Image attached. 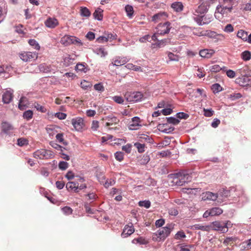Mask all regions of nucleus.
Wrapping results in <instances>:
<instances>
[{
	"label": "nucleus",
	"mask_w": 251,
	"mask_h": 251,
	"mask_svg": "<svg viewBox=\"0 0 251 251\" xmlns=\"http://www.w3.org/2000/svg\"><path fill=\"white\" fill-rule=\"evenodd\" d=\"M134 146L137 148L139 152L142 153L145 151V145L144 144L136 142L134 144Z\"/></svg>",
	"instance_id": "nucleus-42"
},
{
	"label": "nucleus",
	"mask_w": 251,
	"mask_h": 251,
	"mask_svg": "<svg viewBox=\"0 0 251 251\" xmlns=\"http://www.w3.org/2000/svg\"><path fill=\"white\" fill-rule=\"evenodd\" d=\"M166 119L168 123L174 125H177L180 122V121L177 118L174 117H167Z\"/></svg>",
	"instance_id": "nucleus-45"
},
{
	"label": "nucleus",
	"mask_w": 251,
	"mask_h": 251,
	"mask_svg": "<svg viewBox=\"0 0 251 251\" xmlns=\"http://www.w3.org/2000/svg\"><path fill=\"white\" fill-rule=\"evenodd\" d=\"M103 10L101 8H98L93 13V16L95 19L98 21H101L103 18L102 15Z\"/></svg>",
	"instance_id": "nucleus-30"
},
{
	"label": "nucleus",
	"mask_w": 251,
	"mask_h": 251,
	"mask_svg": "<svg viewBox=\"0 0 251 251\" xmlns=\"http://www.w3.org/2000/svg\"><path fill=\"white\" fill-rule=\"evenodd\" d=\"M171 29V24L169 22H165L163 24L160 23L157 27V33L159 35H164L168 33Z\"/></svg>",
	"instance_id": "nucleus-5"
},
{
	"label": "nucleus",
	"mask_w": 251,
	"mask_h": 251,
	"mask_svg": "<svg viewBox=\"0 0 251 251\" xmlns=\"http://www.w3.org/2000/svg\"><path fill=\"white\" fill-rule=\"evenodd\" d=\"M176 177L178 180H176V184L179 186H182L191 180V176L185 172H179L176 174Z\"/></svg>",
	"instance_id": "nucleus-3"
},
{
	"label": "nucleus",
	"mask_w": 251,
	"mask_h": 251,
	"mask_svg": "<svg viewBox=\"0 0 251 251\" xmlns=\"http://www.w3.org/2000/svg\"><path fill=\"white\" fill-rule=\"evenodd\" d=\"M132 243L133 244L138 243L140 245H146L147 243V241L142 237H139L138 238H135L132 241Z\"/></svg>",
	"instance_id": "nucleus-46"
},
{
	"label": "nucleus",
	"mask_w": 251,
	"mask_h": 251,
	"mask_svg": "<svg viewBox=\"0 0 251 251\" xmlns=\"http://www.w3.org/2000/svg\"><path fill=\"white\" fill-rule=\"evenodd\" d=\"M28 144V141L24 138H20L17 140V145L19 146L23 147Z\"/></svg>",
	"instance_id": "nucleus-55"
},
{
	"label": "nucleus",
	"mask_w": 251,
	"mask_h": 251,
	"mask_svg": "<svg viewBox=\"0 0 251 251\" xmlns=\"http://www.w3.org/2000/svg\"><path fill=\"white\" fill-rule=\"evenodd\" d=\"M176 118L180 119H187L189 117V115L183 112H178L176 114Z\"/></svg>",
	"instance_id": "nucleus-60"
},
{
	"label": "nucleus",
	"mask_w": 251,
	"mask_h": 251,
	"mask_svg": "<svg viewBox=\"0 0 251 251\" xmlns=\"http://www.w3.org/2000/svg\"><path fill=\"white\" fill-rule=\"evenodd\" d=\"M20 57L24 61H31L37 58L38 53L36 52H26L21 54Z\"/></svg>",
	"instance_id": "nucleus-8"
},
{
	"label": "nucleus",
	"mask_w": 251,
	"mask_h": 251,
	"mask_svg": "<svg viewBox=\"0 0 251 251\" xmlns=\"http://www.w3.org/2000/svg\"><path fill=\"white\" fill-rule=\"evenodd\" d=\"M50 155H51L50 154ZM33 157L36 159H47L50 157L47 151L44 149L38 150L33 153Z\"/></svg>",
	"instance_id": "nucleus-14"
},
{
	"label": "nucleus",
	"mask_w": 251,
	"mask_h": 251,
	"mask_svg": "<svg viewBox=\"0 0 251 251\" xmlns=\"http://www.w3.org/2000/svg\"><path fill=\"white\" fill-rule=\"evenodd\" d=\"M56 140L59 142L63 143V145L66 146L68 143L67 142L64 141L63 138V134L62 133H57L56 135Z\"/></svg>",
	"instance_id": "nucleus-51"
},
{
	"label": "nucleus",
	"mask_w": 251,
	"mask_h": 251,
	"mask_svg": "<svg viewBox=\"0 0 251 251\" xmlns=\"http://www.w3.org/2000/svg\"><path fill=\"white\" fill-rule=\"evenodd\" d=\"M241 250H246L251 249V239L245 240L242 242L239 245Z\"/></svg>",
	"instance_id": "nucleus-28"
},
{
	"label": "nucleus",
	"mask_w": 251,
	"mask_h": 251,
	"mask_svg": "<svg viewBox=\"0 0 251 251\" xmlns=\"http://www.w3.org/2000/svg\"><path fill=\"white\" fill-rule=\"evenodd\" d=\"M186 237L185 233L182 231H178L175 235V238L176 239L179 240L184 238Z\"/></svg>",
	"instance_id": "nucleus-62"
},
{
	"label": "nucleus",
	"mask_w": 251,
	"mask_h": 251,
	"mask_svg": "<svg viewBox=\"0 0 251 251\" xmlns=\"http://www.w3.org/2000/svg\"><path fill=\"white\" fill-rule=\"evenodd\" d=\"M226 67L225 66L220 67L219 65L215 64L210 67V70L212 72L217 73L221 70H225Z\"/></svg>",
	"instance_id": "nucleus-40"
},
{
	"label": "nucleus",
	"mask_w": 251,
	"mask_h": 251,
	"mask_svg": "<svg viewBox=\"0 0 251 251\" xmlns=\"http://www.w3.org/2000/svg\"><path fill=\"white\" fill-rule=\"evenodd\" d=\"M125 9L126 12L127 16L130 19L132 18L134 14V9L133 6L127 4L125 6Z\"/></svg>",
	"instance_id": "nucleus-32"
},
{
	"label": "nucleus",
	"mask_w": 251,
	"mask_h": 251,
	"mask_svg": "<svg viewBox=\"0 0 251 251\" xmlns=\"http://www.w3.org/2000/svg\"><path fill=\"white\" fill-rule=\"evenodd\" d=\"M34 106L37 111H39L42 113H45L47 111V109L44 106L39 104L38 103H35L34 104Z\"/></svg>",
	"instance_id": "nucleus-54"
},
{
	"label": "nucleus",
	"mask_w": 251,
	"mask_h": 251,
	"mask_svg": "<svg viewBox=\"0 0 251 251\" xmlns=\"http://www.w3.org/2000/svg\"><path fill=\"white\" fill-rule=\"evenodd\" d=\"M235 191V188L234 187H230L229 189H227L226 188H222L217 192L218 198H222V199L226 198L231 195L232 192Z\"/></svg>",
	"instance_id": "nucleus-6"
},
{
	"label": "nucleus",
	"mask_w": 251,
	"mask_h": 251,
	"mask_svg": "<svg viewBox=\"0 0 251 251\" xmlns=\"http://www.w3.org/2000/svg\"><path fill=\"white\" fill-rule=\"evenodd\" d=\"M69 166V164L67 162L62 161L59 162L58 164V167L61 170H66Z\"/></svg>",
	"instance_id": "nucleus-57"
},
{
	"label": "nucleus",
	"mask_w": 251,
	"mask_h": 251,
	"mask_svg": "<svg viewBox=\"0 0 251 251\" xmlns=\"http://www.w3.org/2000/svg\"><path fill=\"white\" fill-rule=\"evenodd\" d=\"M115 157L116 159L120 162L124 159V153L121 151H117L115 153Z\"/></svg>",
	"instance_id": "nucleus-59"
},
{
	"label": "nucleus",
	"mask_w": 251,
	"mask_h": 251,
	"mask_svg": "<svg viewBox=\"0 0 251 251\" xmlns=\"http://www.w3.org/2000/svg\"><path fill=\"white\" fill-rule=\"evenodd\" d=\"M193 19L199 25H203L209 24L212 21L213 17L211 15H203L200 16L194 14V16L193 17Z\"/></svg>",
	"instance_id": "nucleus-2"
},
{
	"label": "nucleus",
	"mask_w": 251,
	"mask_h": 251,
	"mask_svg": "<svg viewBox=\"0 0 251 251\" xmlns=\"http://www.w3.org/2000/svg\"><path fill=\"white\" fill-rule=\"evenodd\" d=\"M46 26L50 28H53L58 25V22L56 18H48L45 22Z\"/></svg>",
	"instance_id": "nucleus-21"
},
{
	"label": "nucleus",
	"mask_w": 251,
	"mask_h": 251,
	"mask_svg": "<svg viewBox=\"0 0 251 251\" xmlns=\"http://www.w3.org/2000/svg\"><path fill=\"white\" fill-rule=\"evenodd\" d=\"M61 210L64 214L67 215L72 214L73 212L72 209L69 206H65L62 208Z\"/></svg>",
	"instance_id": "nucleus-63"
},
{
	"label": "nucleus",
	"mask_w": 251,
	"mask_h": 251,
	"mask_svg": "<svg viewBox=\"0 0 251 251\" xmlns=\"http://www.w3.org/2000/svg\"><path fill=\"white\" fill-rule=\"evenodd\" d=\"M206 35L211 38H218L219 39H224V36L221 34H218L216 32L211 30L206 31Z\"/></svg>",
	"instance_id": "nucleus-29"
},
{
	"label": "nucleus",
	"mask_w": 251,
	"mask_h": 251,
	"mask_svg": "<svg viewBox=\"0 0 251 251\" xmlns=\"http://www.w3.org/2000/svg\"><path fill=\"white\" fill-rule=\"evenodd\" d=\"M72 124L75 130L81 131L84 125L83 119L80 117L74 118L72 120Z\"/></svg>",
	"instance_id": "nucleus-12"
},
{
	"label": "nucleus",
	"mask_w": 251,
	"mask_h": 251,
	"mask_svg": "<svg viewBox=\"0 0 251 251\" xmlns=\"http://www.w3.org/2000/svg\"><path fill=\"white\" fill-rule=\"evenodd\" d=\"M140 119L138 117H134L131 119V122L128 124V128L130 130H137L141 126L140 124Z\"/></svg>",
	"instance_id": "nucleus-13"
},
{
	"label": "nucleus",
	"mask_w": 251,
	"mask_h": 251,
	"mask_svg": "<svg viewBox=\"0 0 251 251\" xmlns=\"http://www.w3.org/2000/svg\"><path fill=\"white\" fill-rule=\"evenodd\" d=\"M112 99L118 104L123 103L124 100L123 98L119 96H115L112 97Z\"/></svg>",
	"instance_id": "nucleus-61"
},
{
	"label": "nucleus",
	"mask_w": 251,
	"mask_h": 251,
	"mask_svg": "<svg viewBox=\"0 0 251 251\" xmlns=\"http://www.w3.org/2000/svg\"><path fill=\"white\" fill-rule=\"evenodd\" d=\"M168 213L169 215L171 216H176V215H178V211L176 208L172 207L169 209Z\"/></svg>",
	"instance_id": "nucleus-64"
},
{
	"label": "nucleus",
	"mask_w": 251,
	"mask_h": 251,
	"mask_svg": "<svg viewBox=\"0 0 251 251\" xmlns=\"http://www.w3.org/2000/svg\"><path fill=\"white\" fill-rule=\"evenodd\" d=\"M86 66L87 65L85 63H78L75 66V70L77 72L86 73L88 71V68Z\"/></svg>",
	"instance_id": "nucleus-31"
},
{
	"label": "nucleus",
	"mask_w": 251,
	"mask_h": 251,
	"mask_svg": "<svg viewBox=\"0 0 251 251\" xmlns=\"http://www.w3.org/2000/svg\"><path fill=\"white\" fill-rule=\"evenodd\" d=\"M237 84L243 87L251 86V76L243 75L236 79Z\"/></svg>",
	"instance_id": "nucleus-7"
},
{
	"label": "nucleus",
	"mask_w": 251,
	"mask_h": 251,
	"mask_svg": "<svg viewBox=\"0 0 251 251\" xmlns=\"http://www.w3.org/2000/svg\"><path fill=\"white\" fill-rule=\"evenodd\" d=\"M171 8L176 12H180L183 9V5L181 2L176 1L172 3Z\"/></svg>",
	"instance_id": "nucleus-26"
},
{
	"label": "nucleus",
	"mask_w": 251,
	"mask_h": 251,
	"mask_svg": "<svg viewBox=\"0 0 251 251\" xmlns=\"http://www.w3.org/2000/svg\"><path fill=\"white\" fill-rule=\"evenodd\" d=\"M211 89L214 93H218L222 91V87L219 83H215L211 86Z\"/></svg>",
	"instance_id": "nucleus-43"
},
{
	"label": "nucleus",
	"mask_w": 251,
	"mask_h": 251,
	"mask_svg": "<svg viewBox=\"0 0 251 251\" xmlns=\"http://www.w3.org/2000/svg\"><path fill=\"white\" fill-rule=\"evenodd\" d=\"M66 189L69 191H73L75 192H78V183L77 182H68L66 185Z\"/></svg>",
	"instance_id": "nucleus-23"
},
{
	"label": "nucleus",
	"mask_w": 251,
	"mask_h": 251,
	"mask_svg": "<svg viewBox=\"0 0 251 251\" xmlns=\"http://www.w3.org/2000/svg\"><path fill=\"white\" fill-rule=\"evenodd\" d=\"M242 96V95L240 93H233L230 95L229 98L230 100L233 101L241 98Z\"/></svg>",
	"instance_id": "nucleus-58"
},
{
	"label": "nucleus",
	"mask_w": 251,
	"mask_h": 251,
	"mask_svg": "<svg viewBox=\"0 0 251 251\" xmlns=\"http://www.w3.org/2000/svg\"><path fill=\"white\" fill-rule=\"evenodd\" d=\"M74 60V58H72L70 55H67L63 58V65L66 67L69 66L73 63Z\"/></svg>",
	"instance_id": "nucleus-33"
},
{
	"label": "nucleus",
	"mask_w": 251,
	"mask_h": 251,
	"mask_svg": "<svg viewBox=\"0 0 251 251\" xmlns=\"http://www.w3.org/2000/svg\"><path fill=\"white\" fill-rule=\"evenodd\" d=\"M26 100V99L25 97H22L19 102L18 107L20 110H24L26 106V103L25 101Z\"/></svg>",
	"instance_id": "nucleus-41"
},
{
	"label": "nucleus",
	"mask_w": 251,
	"mask_h": 251,
	"mask_svg": "<svg viewBox=\"0 0 251 251\" xmlns=\"http://www.w3.org/2000/svg\"><path fill=\"white\" fill-rule=\"evenodd\" d=\"M1 130L4 133L11 136L13 134L14 127L9 123L3 122L1 123Z\"/></svg>",
	"instance_id": "nucleus-10"
},
{
	"label": "nucleus",
	"mask_w": 251,
	"mask_h": 251,
	"mask_svg": "<svg viewBox=\"0 0 251 251\" xmlns=\"http://www.w3.org/2000/svg\"><path fill=\"white\" fill-rule=\"evenodd\" d=\"M61 42L66 46L70 44L79 45L80 46L82 45L81 40L75 36L66 35L64 36L61 40Z\"/></svg>",
	"instance_id": "nucleus-4"
},
{
	"label": "nucleus",
	"mask_w": 251,
	"mask_h": 251,
	"mask_svg": "<svg viewBox=\"0 0 251 251\" xmlns=\"http://www.w3.org/2000/svg\"><path fill=\"white\" fill-rule=\"evenodd\" d=\"M209 209L210 212L211 213V216L219 215L221 214L223 212V210L219 207H212Z\"/></svg>",
	"instance_id": "nucleus-34"
},
{
	"label": "nucleus",
	"mask_w": 251,
	"mask_h": 251,
	"mask_svg": "<svg viewBox=\"0 0 251 251\" xmlns=\"http://www.w3.org/2000/svg\"><path fill=\"white\" fill-rule=\"evenodd\" d=\"M115 183V181L113 179H107L105 182L104 181L103 183H102L103 186L105 188H107L110 186H112L114 185Z\"/></svg>",
	"instance_id": "nucleus-53"
},
{
	"label": "nucleus",
	"mask_w": 251,
	"mask_h": 251,
	"mask_svg": "<svg viewBox=\"0 0 251 251\" xmlns=\"http://www.w3.org/2000/svg\"><path fill=\"white\" fill-rule=\"evenodd\" d=\"M94 52L101 57H104L107 54L106 52L104 51V49L103 48H96L94 50Z\"/></svg>",
	"instance_id": "nucleus-44"
},
{
	"label": "nucleus",
	"mask_w": 251,
	"mask_h": 251,
	"mask_svg": "<svg viewBox=\"0 0 251 251\" xmlns=\"http://www.w3.org/2000/svg\"><path fill=\"white\" fill-rule=\"evenodd\" d=\"M209 6L210 5L209 1H205L202 2L195 10V12L193 13V15L194 16V14L199 15V14L202 15L206 13L208 10Z\"/></svg>",
	"instance_id": "nucleus-9"
},
{
	"label": "nucleus",
	"mask_w": 251,
	"mask_h": 251,
	"mask_svg": "<svg viewBox=\"0 0 251 251\" xmlns=\"http://www.w3.org/2000/svg\"><path fill=\"white\" fill-rule=\"evenodd\" d=\"M236 240V237H226L223 242V244L226 246L230 245Z\"/></svg>",
	"instance_id": "nucleus-48"
},
{
	"label": "nucleus",
	"mask_w": 251,
	"mask_h": 251,
	"mask_svg": "<svg viewBox=\"0 0 251 251\" xmlns=\"http://www.w3.org/2000/svg\"><path fill=\"white\" fill-rule=\"evenodd\" d=\"M227 223H221L215 221L212 223V227L214 230L221 231L225 232L227 231Z\"/></svg>",
	"instance_id": "nucleus-15"
},
{
	"label": "nucleus",
	"mask_w": 251,
	"mask_h": 251,
	"mask_svg": "<svg viewBox=\"0 0 251 251\" xmlns=\"http://www.w3.org/2000/svg\"><path fill=\"white\" fill-rule=\"evenodd\" d=\"M166 17V14L165 12H159L154 14L152 17L151 20L154 23H157L165 19Z\"/></svg>",
	"instance_id": "nucleus-25"
},
{
	"label": "nucleus",
	"mask_w": 251,
	"mask_h": 251,
	"mask_svg": "<svg viewBox=\"0 0 251 251\" xmlns=\"http://www.w3.org/2000/svg\"><path fill=\"white\" fill-rule=\"evenodd\" d=\"M80 15L82 17H89L91 15V12L87 7H81L80 8Z\"/></svg>",
	"instance_id": "nucleus-39"
},
{
	"label": "nucleus",
	"mask_w": 251,
	"mask_h": 251,
	"mask_svg": "<svg viewBox=\"0 0 251 251\" xmlns=\"http://www.w3.org/2000/svg\"><path fill=\"white\" fill-rule=\"evenodd\" d=\"M173 229L174 225L172 224H167L165 227L159 229L157 231L156 235L160 238V240H164L170 234Z\"/></svg>",
	"instance_id": "nucleus-1"
},
{
	"label": "nucleus",
	"mask_w": 251,
	"mask_h": 251,
	"mask_svg": "<svg viewBox=\"0 0 251 251\" xmlns=\"http://www.w3.org/2000/svg\"><path fill=\"white\" fill-rule=\"evenodd\" d=\"M13 98V92L11 90L6 91L2 95V101L4 103H9Z\"/></svg>",
	"instance_id": "nucleus-19"
},
{
	"label": "nucleus",
	"mask_w": 251,
	"mask_h": 251,
	"mask_svg": "<svg viewBox=\"0 0 251 251\" xmlns=\"http://www.w3.org/2000/svg\"><path fill=\"white\" fill-rule=\"evenodd\" d=\"M237 37L241 39L244 41H246L248 37V32L243 29L238 30L237 33Z\"/></svg>",
	"instance_id": "nucleus-36"
},
{
	"label": "nucleus",
	"mask_w": 251,
	"mask_h": 251,
	"mask_svg": "<svg viewBox=\"0 0 251 251\" xmlns=\"http://www.w3.org/2000/svg\"><path fill=\"white\" fill-rule=\"evenodd\" d=\"M241 57L244 61H249L251 58V53L249 50H245L241 54Z\"/></svg>",
	"instance_id": "nucleus-38"
},
{
	"label": "nucleus",
	"mask_w": 251,
	"mask_h": 251,
	"mask_svg": "<svg viewBox=\"0 0 251 251\" xmlns=\"http://www.w3.org/2000/svg\"><path fill=\"white\" fill-rule=\"evenodd\" d=\"M29 44L33 47L35 49L37 50H39L40 47L38 42L34 39H29L28 40Z\"/></svg>",
	"instance_id": "nucleus-49"
},
{
	"label": "nucleus",
	"mask_w": 251,
	"mask_h": 251,
	"mask_svg": "<svg viewBox=\"0 0 251 251\" xmlns=\"http://www.w3.org/2000/svg\"><path fill=\"white\" fill-rule=\"evenodd\" d=\"M139 138L145 140L147 142L149 143H152L153 142V139L149 136L146 134H142L140 135Z\"/></svg>",
	"instance_id": "nucleus-56"
},
{
	"label": "nucleus",
	"mask_w": 251,
	"mask_h": 251,
	"mask_svg": "<svg viewBox=\"0 0 251 251\" xmlns=\"http://www.w3.org/2000/svg\"><path fill=\"white\" fill-rule=\"evenodd\" d=\"M33 117V112L31 110H28L24 112L23 113V117L24 119L29 120Z\"/></svg>",
	"instance_id": "nucleus-47"
},
{
	"label": "nucleus",
	"mask_w": 251,
	"mask_h": 251,
	"mask_svg": "<svg viewBox=\"0 0 251 251\" xmlns=\"http://www.w3.org/2000/svg\"><path fill=\"white\" fill-rule=\"evenodd\" d=\"M134 232V228L132 223L126 225L121 234L123 238H126Z\"/></svg>",
	"instance_id": "nucleus-16"
},
{
	"label": "nucleus",
	"mask_w": 251,
	"mask_h": 251,
	"mask_svg": "<svg viewBox=\"0 0 251 251\" xmlns=\"http://www.w3.org/2000/svg\"><path fill=\"white\" fill-rule=\"evenodd\" d=\"M218 198L217 193H214L211 192H205L202 194V199L204 201L209 200L214 201Z\"/></svg>",
	"instance_id": "nucleus-17"
},
{
	"label": "nucleus",
	"mask_w": 251,
	"mask_h": 251,
	"mask_svg": "<svg viewBox=\"0 0 251 251\" xmlns=\"http://www.w3.org/2000/svg\"><path fill=\"white\" fill-rule=\"evenodd\" d=\"M170 43V39L168 38L164 39L162 40H157L155 43L152 44V46L153 47H158L159 48L165 47L166 45Z\"/></svg>",
	"instance_id": "nucleus-24"
},
{
	"label": "nucleus",
	"mask_w": 251,
	"mask_h": 251,
	"mask_svg": "<svg viewBox=\"0 0 251 251\" xmlns=\"http://www.w3.org/2000/svg\"><path fill=\"white\" fill-rule=\"evenodd\" d=\"M127 61L126 57H118L112 63V64L113 66H120L125 64Z\"/></svg>",
	"instance_id": "nucleus-27"
},
{
	"label": "nucleus",
	"mask_w": 251,
	"mask_h": 251,
	"mask_svg": "<svg viewBox=\"0 0 251 251\" xmlns=\"http://www.w3.org/2000/svg\"><path fill=\"white\" fill-rule=\"evenodd\" d=\"M139 205L141 207H144L146 208H149L151 206V203L149 200L140 201L138 203Z\"/></svg>",
	"instance_id": "nucleus-50"
},
{
	"label": "nucleus",
	"mask_w": 251,
	"mask_h": 251,
	"mask_svg": "<svg viewBox=\"0 0 251 251\" xmlns=\"http://www.w3.org/2000/svg\"><path fill=\"white\" fill-rule=\"evenodd\" d=\"M203 115L204 116L207 117H211L214 113V111L211 109H206L203 108Z\"/></svg>",
	"instance_id": "nucleus-52"
},
{
	"label": "nucleus",
	"mask_w": 251,
	"mask_h": 251,
	"mask_svg": "<svg viewBox=\"0 0 251 251\" xmlns=\"http://www.w3.org/2000/svg\"><path fill=\"white\" fill-rule=\"evenodd\" d=\"M46 130L50 138L53 137L57 133V131L53 126H50L47 127L46 128Z\"/></svg>",
	"instance_id": "nucleus-37"
},
{
	"label": "nucleus",
	"mask_w": 251,
	"mask_h": 251,
	"mask_svg": "<svg viewBox=\"0 0 251 251\" xmlns=\"http://www.w3.org/2000/svg\"><path fill=\"white\" fill-rule=\"evenodd\" d=\"M103 120L106 121L104 125V126L106 127L111 126L113 124H116L119 122L118 118L113 115H108L105 117Z\"/></svg>",
	"instance_id": "nucleus-18"
},
{
	"label": "nucleus",
	"mask_w": 251,
	"mask_h": 251,
	"mask_svg": "<svg viewBox=\"0 0 251 251\" xmlns=\"http://www.w3.org/2000/svg\"><path fill=\"white\" fill-rule=\"evenodd\" d=\"M143 95L140 92H134L126 96V100L128 101H138L142 100Z\"/></svg>",
	"instance_id": "nucleus-11"
},
{
	"label": "nucleus",
	"mask_w": 251,
	"mask_h": 251,
	"mask_svg": "<svg viewBox=\"0 0 251 251\" xmlns=\"http://www.w3.org/2000/svg\"><path fill=\"white\" fill-rule=\"evenodd\" d=\"M150 159V155L148 153H145L139 160V163L140 165H146Z\"/></svg>",
	"instance_id": "nucleus-35"
},
{
	"label": "nucleus",
	"mask_w": 251,
	"mask_h": 251,
	"mask_svg": "<svg viewBox=\"0 0 251 251\" xmlns=\"http://www.w3.org/2000/svg\"><path fill=\"white\" fill-rule=\"evenodd\" d=\"M215 53V51L212 49H203L199 52L200 55L203 58H210Z\"/></svg>",
	"instance_id": "nucleus-22"
},
{
	"label": "nucleus",
	"mask_w": 251,
	"mask_h": 251,
	"mask_svg": "<svg viewBox=\"0 0 251 251\" xmlns=\"http://www.w3.org/2000/svg\"><path fill=\"white\" fill-rule=\"evenodd\" d=\"M38 68L41 72L48 73L53 72L54 70L50 65L46 63H42L38 66Z\"/></svg>",
	"instance_id": "nucleus-20"
}]
</instances>
